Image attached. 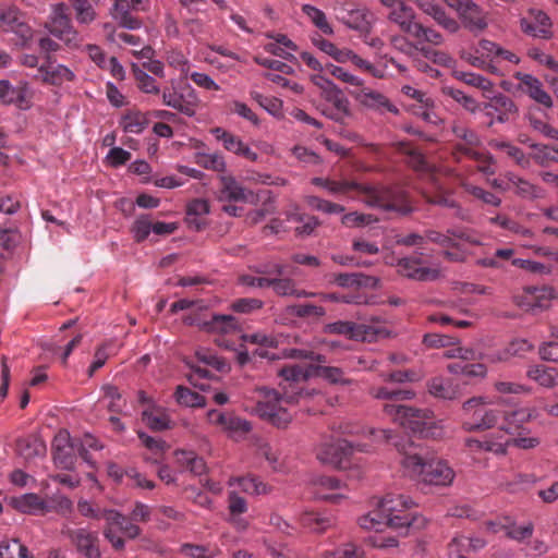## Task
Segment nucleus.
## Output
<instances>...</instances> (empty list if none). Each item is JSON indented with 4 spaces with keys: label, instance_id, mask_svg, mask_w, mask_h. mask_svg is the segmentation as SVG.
<instances>
[{
    "label": "nucleus",
    "instance_id": "nucleus-62",
    "mask_svg": "<svg viewBox=\"0 0 558 558\" xmlns=\"http://www.w3.org/2000/svg\"><path fill=\"white\" fill-rule=\"evenodd\" d=\"M359 524L362 529L376 531L380 530L383 525H387L386 519H384V514L378 508L362 515L359 519Z\"/></svg>",
    "mask_w": 558,
    "mask_h": 558
},
{
    "label": "nucleus",
    "instance_id": "nucleus-38",
    "mask_svg": "<svg viewBox=\"0 0 558 558\" xmlns=\"http://www.w3.org/2000/svg\"><path fill=\"white\" fill-rule=\"evenodd\" d=\"M148 124L146 116L137 110H131L122 116L120 126L125 133L140 134Z\"/></svg>",
    "mask_w": 558,
    "mask_h": 558
},
{
    "label": "nucleus",
    "instance_id": "nucleus-23",
    "mask_svg": "<svg viewBox=\"0 0 558 558\" xmlns=\"http://www.w3.org/2000/svg\"><path fill=\"white\" fill-rule=\"evenodd\" d=\"M415 3L425 14L432 16L438 25L449 33L459 31V23L449 16L440 4L430 0H415Z\"/></svg>",
    "mask_w": 558,
    "mask_h": 558
},
{
    "label": "nucleus",
    "instance_id": "nucleus-6",
    "mask_svg": "<svg viewBox=\"0 0 558 558\" xmlns=\"http://www.w3.org/2000/svg\"><path fill=\"white\" fill-rule=\"evenodd\" d=\"M66 10V5L62 2L53 4L46 28L50 35L61 40L70 49H78L82 46L83 37L73 26Z\"/></svg>",
    "mask_w": 558,
    "mask_h": 558
},
{
    "label": "nucleus",
    "instance_id": "nucleus-32",
    "mask_svg": "<svg viewBox=\"0 0 558 558\" xmlns=\"http://www.w3.org/2000/svg\"><path fill=\"white\" fill-rule=\"evenodd\" d=\"M389 19L398 24L401 31L409 35H412L418 24V22L415 21V14L412 8L405 5L403 2L390 11Z\"/></svg>",
    "mask_w": 558,
    "mask_h": 558
},
{
    "label": "nucleus",
    "instance_id": "nucleus-57",
    "mask_svg": "<svg viewBox=\"0 0 558 558\" xmlns=\"http://www.w3.org/2000/svg\"><path fill=\"white\" fill-rule=\"evenodd\" d=\"M0 100L3 104H21L24 100L22 89L13 87L9 81H0Z\"/></svg>",
    "mask_w": 558,
    "mask_h": 558
},
{
    "label": "nucleus",
    "instance_id": "nucleus-56",
    "mask_svg": "<svg viewBox=\"0 0 558 558\" xmlns=\"http://www.w3.org/2000/svg\"><path fill=\"white\" fill-rule=\"evenodd\" d=\"M463 189L465 192H468L469 194H471L472 196L487 205H492L495 207H499L501 205V198L499 196L480 186L473 185L471 183H464Z\"/></svg>",
    "mask_w": 558,
    "mask_h": 558
},
{
    "label": "nucleus",
    "instance_id": "nucleus-13",
    "mask_svg": "<svg viewBox=\"0 0 558 558\" xmlns=\"http://www.w3.org/2000/svg\"><path fill=\"white\" fill-rule=\"evenodd\" d=\"M183 323L189 326H197L207 332L230 333L240 329V324L233 315L215 314L209 320L198 316L185 315Z\"/></svg>",
    "mask_w": 558,
    "mask_h": 558
},
{
    "label": "nucleus",
    "instance_id": "nucleus-15",
    "mask_svg": "<svg viewBox=\"0 0 558 558\" xmlns=\"http://www.w3.org/2000/svg\"><path fill=\"white\" fill-rule=\"evenodd\" d=\"M219 181L218 199L220 202L255 203L257 201L256 195L245 189L234 177L222 174Z\"/></svg>",
    "mask_w": 558,
    "mask_h": 558
},
{
    "label": "nucleus",
    "instance_id": "nucleus-39",
    "mask_svg": "<svg viewBox=\"0 0 558 558\" xmlns=\"http://www.w3.org/2000/svg\"><path fill=\"white\" fill-rule=\"evenodd\" d=\"M373 20L374 16L371 12L357 9L349 12L348 19L344 23L352 29L368 33L372 28Z\"/></svg>",
    "mask_w": 558,
    "mask_h": 558
},
{
    "label": "nucleus",
    "instance_id": "nucleus-47",
    "mask_svg": "<svg viewBox=\"0 0 558 558\" xmlns=\"http://www.w3.org/2000/svg\"><path fill=\"white\" fill-rule=\"evenodd\" d=\"M132 72L137 83V87L145 94L157 95L160 93V88L156 80L147 72L142 70L136 63L132 64Z\"/></svg>",
    "mask_w": 558,
    "mask_h": 558
},
{
    "label": "nucleus",
    "instance_id": "nucleus-52",
    "mask_svg": "<svg viewBox=\"0 0 558 558\" xmlns=\"http://www.w3.org/2000/svg\"><path fill=\"white\" fill-rule=\"evenodd\" d=\"M1 558H32L28 549L19 539L0 544Z\"/></svg>",
    "mask_w": 558,
    "mask_h": 558
},
{
    "label": "nucleus",
    "instance_id": "nucleus-28",
    "mask_svg": "<svg viewBox=\"0 0 558 558\" xmlns=\"http://www.w3.org/2000/svg\"><path fill=\"white\" fill-rule=\"evenodd\" d=\"M287 221L295 225L294 233L298 238L312 235L315 229L320 225L317 217L298 211L287 213Z\"/></svg>",
    "mask_w": 558,
    "mask_h": 558
},
{
    "label": "nucleus",
    "instance_id": "nucleus-31",
    "mask_svg": "<svg viewBox=\"0 0 558 558\" xmlns=\"http://www.w3.org/2000/svg\"><path fill=\"white\" fill-rule=\"evenodd\" d=\"M104 519L109 525H117L128 538L134 539L141 535V527L132 522H129L120 511L114 509H105Z\"/></svg>",
    "mask_w": 558,
    "mask_h": 558
},
{
    "label": "nucleus",
    "instance_id": "nucleus-24",
    "mask_svg": "<svg viewBox=\"0 0 558 558\" xmlns=\"http://www.w3.org/2000/svg\"><path fill=\"white\" fill-rule=\"evenodd\" d=\"M132 12L134 10L129 0H116L111 9V16L123 28L130 31L140 29L143 26V22L133 15Z\"/></svg>",
    "mask_w": 558,
    "mask_h": 558
},
{
    "label": "nucleus",
    "instance_id": "nucleus-45",
    "mask_svg": "<svg viewBox=\"0 0 558 558\" xmlns=\"http://www.w3.org/2000/svg\"><path fill=\"white\" fill-rule=\"evenodd\" d=\"M302 12L322 33L326 35L333 34V29L331 25L328 23L326 14L320 9L311 4H303Z\"/></svg>",
    "mask_w": 558,
    "mask_h": 558
},
{
    "label": "nucleus",
    "instance_id": "nucleus-29",
    "mask_svg": "<svg viewBox=\"0 0 558 558\" xmlns=\"http://www.w3.org/2000/svg\"><path fill=\"white\" fill-rule=\"evenodd\" d=\"M359 100L364 107L373 110L380 112L389 111L393 114L399 113V109L392 105L386 96L375 90H363L359 95Z\"/></svg>",
    "mask_w": 558,
    "mask_h": 558
},
{
    "label": "nucleus",
    "instance_id": "nucleus-35",
    "mask_svg": "<svg viewBox=\"0 0 558 558\" xmlns=\"http://www.w3.org/2000/svg\"><path fill=\"white\" fill-rule=\"evenodd\" d=\"M487 529L492 532H499L502 531L505 535L509 538L515 539V541H523L527 537H530L533 533V525L532 523H526L523 525H517L515 523H509L505 525H498L495 522H487Z\"/></svg>",
    "mask_w": 558,
    "mask_h": 558
},
{
    "label": "nucleus",
    "instance_id": "nucleus-36",
    "mask_svg": "<svg viewBox=\"0 0 558 558\" xmlns=\"http://www.w3.org/2000/svg\"><path fill=\"white\" fill-rule=\"evenodd\" d=\"M501 417L504 421L500 428L509 432L522 426L525 422H529L533 417V410L529 408H520L508 412L501 411Z\"/></svg>",
    "mask_w": 558,
    "mask_h": 558
},
{
    "label": "nucleus",
    "instance_id": "nucleus-60",
    "mask_svg": "<svg viewBox=\"0 0 558 558\" xmlns=\"http://www.w3.org/2000/svg\"><path fill=\"white\" fill-rule=\"evenodd\" d=\"M425 438H441L445 435V424L442 420H436L434 413L429 414V420L426 421V425L423 426L418 434Z\"/></svg>",
    "mask_w": 558,
    "mask_h": 558
},
{
    "label": "nucleus",
    "instance_id": "nucleus-30",
    "mask_svg": "<svg viewBox=\"0 0 558 558\" xmlns=\"http://www.w3.org/2000/svg\"><path fill=\"white\" fill-rule=\"evenodd\" d=\"M336 432L341 435L360 434L368 435L373 437L375 441H389L392 439L391 429H376V428H364L355 425L351 422H341L337 427Z\"/></svg>",
    "mask_w": 558,
    "mask_h": 558
},
{
    "label": "nucleus",
    "instance_id": "nucleus-12",
    "mask_svg": "<svg viewBox=\"0 0 558 558\" xmlns=\"http://www.w3.org/2000/svg\"><path fill=\"white\" fill-rule=\"evenodd\" d=\"M354 450L364 451L366 449L360 445L353 446L345 439H337L320 444L317 448L316 457L324 464L341 466L343 459Z\"/></svg>",
    "mask_w": 558,
    "mask_h": 558
},
{
    "label": "nucleus",
    "instance_id": "nucleus-51",
    "mask_svg": "<svg viewBox=\"0 0 558 558\" xmlns=\"http://www.w3.org/2000/svg\"><path fill=\"white\" fill-rule=\"evenodd\" d=\"M223 429L231 438L239 440L252 429V425L247 420L230 415L223 426Z\"/></svg>",
    "mask_w": 558,
    "mask_h": 558
},
{
    "label": "nucleus",
    "instance_id": "nucleus-3",
    "mask_svg": "<svg viewBox=\"0 0 558 558\" xmlns=\"http://www.w3.org/2000/svg\"><path fill=\"white\" fill-rule=\"evenodd\" d=\"M489 405L490 402L483 397L465 401L462 405L464 415L462 428L465 432H480L496 426L501 418V411Z\"/></svg>",
    "mask_w": 558,
    "mask_h": 558
},
{
    "label": "nucleus",
    "instance_id": "nucleus-16",
    "mask_svg": "<svg viewBox=\"0 0 558 558\" xmlns=\"http://www.w3.org/2000/svg\"><path fill=\"white\" fill-rule=\"evenodd\" d=\"M312 83L322 89L325 98L335 104L338 114L349 116V100L342 95L341 89L328 77L322 74L311 76Z\"/></svg>",
    "mask_w": 558,
    "mask_h": 558
},
{
    "label": "nucleus",
    "instance_id": "nucleus-37",
    "mask_svg": "<svg viewBox=\"0 0 558 558\" xmlns=\"http://www.w3.org/2000/svg\"><path fill=\"white\" fill-rule=\"evenodd\" d=\"M428 392L438 399L453 400L458 397L457 388L442 377H434L427 381Z\"/></svg>",
    "mask_w": 558,
    "mask_h": 558
},
{
    "label": "nucleus",
    "instance_id": "nucleus-63",
    "mask_svg": "<svg viewBox=\"0 0 558 558\" xmlns=\"http://www.w3.org/2000/svg\"><path fill=\"white\" fill-rule=\"evenodd\" d=\"M469 553L466 536L457 535L448 545L449 558H469Z\"/></svg>",
    "mask_w": 558,
    "mask_h": 558
},
{
    "label": "nucleus",
    "instance_id": "nucleus-9",
    "mask_svg": "<svg viewBox=\"0 0 558 558\" xmlns=\"http://www.w3.org/2000/svg\"><path fill=\"white\" fill-rule=\"evenodd\" d=\"M256 272L269 276L276 275V277L270 278V288H272L274 292L279 296L306 299L317 295L315 292L299 289L294 279L280 277L284 274V266L279 263H275L269 267H258L256 268Z\"/></svg>",
    "mask_w": 558,
    "mask_h": 558
},
{
    "label": "nucleus",
    "instance_id": "nucleus-46",
    "mask_svg": "<svg viewBox=\"0 0 558 558\" xmlns=\"http://www.w3.org/2000/svg\"><path fill=\"white\" fill-rule=\"evenodd\" d=\"M74 12L75 19L80 24H90L96 20V11L89 0H69Z\"/></svg>",
    "mask_w": 558,
    "mask_h": 558
},
{
    "label": "nucleus",
    "instance_id": "nucleus-34",
    "mask_svg": "<svg viewBox=\"0 0 558 558\" xmlns=\"http://www.w3.org/2000/svg\"><path fill=\"white\" fill-rule=\"evenodd\" d=\"M368 395L377 400L405 401L412 400L415 392L411 389H395L386 386H374L368 389Z\"/></svg>",
    "mask_w": 558,
    "mask_h": 558
},
{
    "label": "nucleus",
    "instance_id": "nucleus-61",
    "mask_svg": "<svg viewBox=\"0 0 558 558\" xmlns=\"http://www.w3.org/2000/svg\"><path fill=\"white\" fill-rule=\"evenodd\" d=\"M444 94L451 97L453 100L463 106L468 111L475 112L478 109L477 101L465 95L462 90L453 87H445Z\"/></svg>",
    "mask_w": 558,
    "mask_h": 558
},
{
    "label": "nucleus",
    "instance_id": "nucleus-5",
    "mask_svg": "<svg viewBox=\"0 0 558 558\" xmlns=\"http://www.w3.org/2000/svg\"><path fill=\"white\" fill-rule=\"evenodd\" d=\"M378 509L386 519L387 526L405 529L415 524L416 518L407 512L415 502L405 495L387 494L378 502Z\"/></svg>",
    "mask_w": 558,
    "mask_h": 558
},
{
    "label": "nucleus",
    "instance_id": "nucleus-42",
    "mask_svg": "<svg viewBox=\"0 0 558 558\" xmlns=\"http://www.w3.org/2000/svg\"><path fill=\"white\" fill-rule=\"evenodd\" d=\"M175 401L183 407L204 408L206 399L196 391L184 386H178L174 392Z\"/></svg>",
    "mask_w": 558,
    "mask_h": 558
},
{
    "label": "nucleus",
    "instance_id": "nucleus-27",
    "mask_svg": "<svg viewBox=\"0 0 558 558\" xmlns=\"http://www.w3.org/2000/svg\"><path fill=\"white\" fill-rule=\"evenodd\" d=\"M526 377L546 389L558 386V369L555 367L543 364L532 365L526 371Z\"/></svg>",
    "mask_w": 558,
    "mask_h": 558
},
{
    "label": "nucleus",
    "instance_id": "nucleus-26",
    "mask_svg": "<svg viewBox=\"0 0 558 558\" xmlns=\"http://www.w3.org/2000/svg\"><path fill=\"white\" fill-rule=\"evenodd\" d=\"M229 487H235L250 496L265 495L270 488L259 477L248 474L244 476H232L228 481Z\"/></svg>",
    "mask_w": 558,
    "mask_h": 558
},
{
    "label": "nucleus",
    "instance_id": "nucleus-64",
    "mask_svg": "<svg viewBox=\"0 0 558 558\" xmlns=\"http://www.w3.org/2000/svg\"><path fill=\"white\" fill-rule=\"evenodd\" d=\"M363 551L353 544H345L335 550L325 551L323 558H362Z\"/></svg>",
    "mask_w": 558,
    "mask_h": 558
},
{
    "label": "nucleus",
    "instance_id": "nucleus-54",
    "mask_svg": "<svg viewBox=\"0 0 558 558\" xmlns=\"http://www.w3.org/2000/svg\"><path fill=\"white\" fill-rule=\"evenodd\" d=\"M317 372H318V375L322 378L326 379L327 381H329L331 384H338V385L348 386V385H351L353 383L352 379L347 378L344 376V372L340 367H336V366H319Z\"/></svg>",
    "mask_w": 558,
    "mask_h": 558
},
{
    "label": "nucleus",
    "instance_id": "nucleus-49",
    "mask_svg": "<svg viewBox=\"0 0 558 558\" xmlns=\"http://www.w3.org/2000/svg\"><path fill=\"white\" fill-rule=\"evenodd\" d=\"M381 380L385 383H396V384H404V383H415L423 379L424 375L420 371L415 369H405V371H396L391 373H383L379 375Z\"/></svg>",
    "mask_w": 558,
    "mask_h": 558
},
{
    "label": "nucleus",
    "instance_id": "nucleus-50",
    "mask_svg": "<svg viewBox=\"0 0 558 558\" xmlns=\"http://www.w3.org/2000/svg\"><path fill=\"white\" fill-rule=\"evenodd\" d=\"M77 449L78 441L66 448H60L59 451L53 452L54 463L63 470H72L75 464Z\"/></svg>",
    "mask_w": 558,
    "mask_h": 558
},
{
    "label": "nucleus",
    "instance_id": "nucleus-59",
    "mask_svg": "<svg viewBox=\"0 0 558 558\" xmlns=\"http://www.w3.org/2000/svg\"><path fill=\"white\" fill-rule=\"evenodd\" d=\"M113 342L107 341L102 343L100 347H98L94 354V361L92 362L89 366V376H93V374L102 367L108 360L110 354H113Z\"/></svg>",
    "mask_w": 558,
    "mask_h": 558
},
{
    "label": "nucleus",
    "instance_id": "nucleus-17",
    "mask_svg": "<svg viewBox=\"0 0 558 558\" xmlns=\"http://www.w3.org/2000/svg\"><path fill=\"white\" fill-rule=\"evenodd\" d=\"M505 179L507 180L506 189L512 191L522 199L535 201L544 198L546 195V191L542 186L536 185L513 172H507L505 174Z\"/></svg>",
    "mask_w": 558,
    "mask_h": 558
},
{
    "label": "nucleus",
    "instance_id": "nucleus-21",
    "mask_svg": "<svg viewBox=\"0 0 558 558\" xmlns=\"http://www.w3.org/2000/svg\"><path fill=\"white\" fill-rule=\"evenodd\" d=\"M43 82L60 86L65 82L75 80L74 72L64 64L57 63L48 59L46 64H41L38 69Z\"/></svg>",
    "mask_w": 558,
    "mask_h": 558
},
{
    "label": "nucleus",
    "instance_id": "nucleus-1",
    "mask_svg": "<svg viewBox=\"0 0 558 558\" xmlns=\"http://www.w3.org/2000/svg\"><path fill=\"white\" fill-rule=\"evenodd\" d=\"M312 184L326 190L331 195H343L351 190L359 191L364 197V203L371 207H377L386 211H396L408 215L412 208L403 202V195L390 189L373 185H363L355 181L333 180L329 178L315 177Z\"/></svg>",
    "mask_w": 558,
    "mask_h": 558
},
{
    "label": "nucleus",
    "instance_id": "nucleus-22",
    "mask_svg": "<svg viewBox=\"0 0 558 558\" xmlns=\"http://www.w3.org/2000/svg\"><path fill=\"white\" fill-rule=\"evenodd\" d=\"M11 505L17 511L32 515L45 514L51 510L49 504L34 493H27L12 498Z\"/></svg>",
    "mask_w": 558,
    "mask_h": 558
},
{
    "label": "nucleus",
    "instance_id": "nucleus-20",
    "mask_svg": "<svg viewBox=\"0 0 558 558\" xmlns=\"http://www.w3.org/2000/svg\"><path fill=\"white\" fill-rule=\"evenodd\" d=\"M452 132L462 141V143L457 144L458 151L474 160H482L484 158V154L475 149L481 145V138L474 131L469 130L463 125L454 124L452 126Z\"/></svg>",
    "mask_w": 558,
    "mask_h": 558
},
{
    "label": "nucleus",
    "instance_id": "nucleus-8",
    "mask_svg": "<svg viewBox=\"0 0 558 558\" xmlns=\"http://www.w3.org/2000/svg\"><path fill=\"white\" fill-rule=\"evenodd\" d=\"M162 104L180 113L191 118L196 114L199 107V98L196 90L190 84L181 87H165L161 92Z\"/></svg>",
    "mask_w": 558,
    "mask_h": 558
},
{
    "label": "nucleus",
    "instance_id": "nucleus-55",
    "mask_svg": "<svg viewBox=\"0 0 558 558\" xmlns=\"http://www.w3.org/2000/svg\"><path fill=\"white\" fill-rule=\"evenodd\" d=\"M264 307V301L256 298L236 299L230 304V308L240 314H252Z\"/></svg>",
    "mask_w": 558,
    "mask_h": 558
},
{
    "label": "nucleus",
    "instance_id": "nucleus-58",
    "mask_svg": "<svg viewBox=\"0 0 558 558\" xmlns=\"http://www.w3.org/2000/svg\"><path fill=\"white\" fill-rule=\"evenodd\" d=\"M454 76L465 84L481 88L483 90H489L493 87V82L481 74L472 72H454Z\"/></svg>",
    "mask_w": 558,
    "mask_h": 558
},
{
    "label": "nucleus",
    "instance_id": "nucleus-48",
    "mask_svg": "<svg viewBox=\"0 0 558 558\" xmlns=\"http://www.w3.org/2000/svg\"><path fill=\"white\" fill-rule=\"evenodd\" d=\"M494 148L502 150L506 155L517 162L522 168L530 167V158L523 153V150L509 142L494 141L490 144Z\"/></svg>",
    "mask_w": 558,
    "mask_h": 558
},
{
    "label": "nucleus",
    "instance_id": "nucleus-41",
    "mask_svg": "<svg viewBox=\"0 0 558 558\" xmlns=\"http://www.w3.org/2000/svg\"><path fill=\"white\" fill-rule=\"evenodd\" d=\"M534 20H535V23L538 25V28L532 26L525 20H522L521 21L522 31L524 33L531 34L533 36H541L543 38H549L550 37V32H549L550 19L548 17V15L542 11H537L534 14Z\"/></svg>",
    "mask_w": 558,
    "mask_h": 558
},
{
    "label": "nucleus",
    "instance_id": "nucleus-18",
    "mask_svg": "<svg viewBox=\"0 0 558 558\" xmlns=\"http://www.w3.org/2000/svg\"><path fill=\"white\" fill-rule=\"evenodd\" d=\"M324 331L330 335H344L354 340H368L374 336L372 327L352 322L338 320L327 324Z\"/></svg>",
    "mask_w": 558,
    "mask_h": 558
},
{
    "label": "nucleus",
    "instance_id": "nucleus-14",
    "mask_svg": "<svg viewBox=\"0 0 558 558\" xmlns=\"http://www.w3.org/2000/svg\"><path fill=\"white\" fill-rule=\"evenodd\" d=\"M397 267L400 275L417 281L435 280L440 275L439 269L424 266L418 256L402 257L397 262Z\"/></svg>",
    "mask_w": 558,
    "mask_h": 558
},
{
    "label": "nucleus",
    "instance_id": "nucleus-11",
    "mask_svg": "<svg viewBox=\"0 0 558 558\" xmlns=\"http://www.w3.org/2000/svg\"><path fill=\"white\" fill-rule=\"evenodd\" d=\"M446 3L454 9L463 25L473 33L483 32L488 23L483 10L472 0H445Z\"/></svg>",
    "mask_w": 558,
    "mask_h": 558
},
{
    "label": "nucleus",
    "instance_id": "nucleus-19",
    "mask_svg": "<svg viewBox=\"0 0 558 558\" xmlns=\"http://www.w3.org/2000/svg\"><path fill=\"white\" fill-rule=\"evenodd\" d=\"M0 29L17 33L23 38H27L31 35L28 26L22 21L19 9L8 4L0 5Z\"/></svg>",
    "mask_w": 558,
    "mask_h": 558
},
{
    "label": "nucleus",
    "instance_id": "nucleus-40",
    "mask_svg": "<svg viewBox=\"0 0 558 558\" xmlns=\"http://www.w3.org/2000/svg\"><path fill=\"white\" fill-rule=\"evenodd\" d=\"M282 314L287 317L296 318L322 317L326 314V310L314 304H294L287 306Z\"/></svg>",
    "mask_w": 558,
    "mask_h": 558
},
{
    "label": "nucleus",
    "instance_id": "nucleus-4",
    "mask_svg": "<svg viewBox=\"0 0 558 558\" xmlns=\"http://www.w3.org/2000/svg\"><path fill=\"white\" fill-rule=\"evenodd\" d=\"M259 393L260 399L255 408L257 415L278 428H286L292 420L291 414L284 407L290 400L282 397L278 391L268 388H262Z\"/></svg>",
    "mask_w": 558,
    "mask_h": 558
},
{
    "label": "nucleus",
    "instance_id": "nucleus-10",
    "mask_svg": "<svg viewBox=\"0 0 558 558\" xmlns=\"http://www.w3.org/2000/svg\"><path fill=\"white\" fill-rule=\"evenodd\" d=\"M61 533L70 539L77 553L85 558H101L99 538L96 532H92L85 527L71 529L65 525L62 527Z\"/></svg>",
    "mask_w": 558,
    "mask_h": 558
},
{
    "label": "nucleus",
    "instance_id": "nucleus-43",
    "mask_svg": "<svg viewBox=\"0 0 558 558\" xmlns=\"http://www.w3.org/2000/svg\"><path fill=\"white\" fill-rule=\"evenodd\" d=\"M178 461L185 466L194 475H203L207 471L206 463L203 458L196 456L192 451H177Z\"/></svg>",
    "mask_w": 558,
    "mask_h": 558
},
{
    "label": "nucleus",
    "instance_id": "nucleus-2",
    "mask_svg": "<svg viewBox=\"0 0 558 558\" xmlns=\"http://www.w3.org/2000/svg\"><path fill=\"white\" fill-rule=\"evenodd\" d=\"M401 464L409 476L425 485L449 486L456 476L445 460L424 449L407 452Z\"/></svg>",
    "mask_w": 558,
    "mask_h": 558
},
{
    "label": "nucleus",
    "instance_id": "nucleus-7",
    "mask_svg": "<svg viewBox=\"0 0 558 558\" xmlns=\"http://www.w3.org/2000/svg\"><path fill=\"white\" fill-rule=\"evenodd\" d=\"M384 413L391 418L392 422L400 426L420 434L426 421L429 420L432 410L417 409L403 404L386 403L383 408Z\"/></svg>",
    "mask_w": 558,
    "mask_h": 558
},
{
    "label": "nucleus",
    "instance_id": "nucleus-33",
    "mask_svg": "<svg viewBox=\"0 0 558 558\" xmlns=\"http://www.w3.org/2000/svg\"><path fill=\"white\" fill-rule=\"evenodd\" d=\"M143 422L153 430H165L171 427L170 418L165 410L156 404L142 412Z\"/></svg>",
    "mask_w": 558,
    "mask_h": 558
},
{
    "label": "nucleus",
    "instance_id": "nucleus-53",
    "mask_svg": "<svg viewBox=\"0 0 558 558\" xmlns=\"http://www.w3.org/2000/svg\"><path fill=\"white\" fill-rule=\"evenodd\" d=\"M213 134L216 136L217 140L222 142V145L227 150L235 155L240 154L244 143L239 136H235L221 128L214 129Z\"/></svg>",
    "mask_w": 558,
    "mask_h": 558
},
{
    "label": "nucleus",
    "instance_id": "nucleus-25",
    "mask_svg": "<svg viewBox=\"0 0 558 558\" xmlns=\"http://www.w3.org/2000/svg\"><path fill=\"white\" fill-rule=\"evenodd\" d=\"M514 77L521 82L525 87L527 95L536 102L547 107H553V99L549 94L543 88L541 81L532 74L518 72Z\"/></svg>",
    "mask_w": 558,
    "mask_h": 558
},
{
    "label": "nucleus",
    "instance_id": "nucleus-44",
    "mask_svg": "<svg viewBox=\"0 0 558 558\" xmlns=\"http://www.w3.org/2000/svg\"><path fill=\"white\" fill-rule=\"evenodd\" d=\"M180 553L189 558H214L220 549L217 546L184 543L180 546Z\"/></svg>",
    "mask_w": 558,
    "mask_h": 558
}]
</instances>
